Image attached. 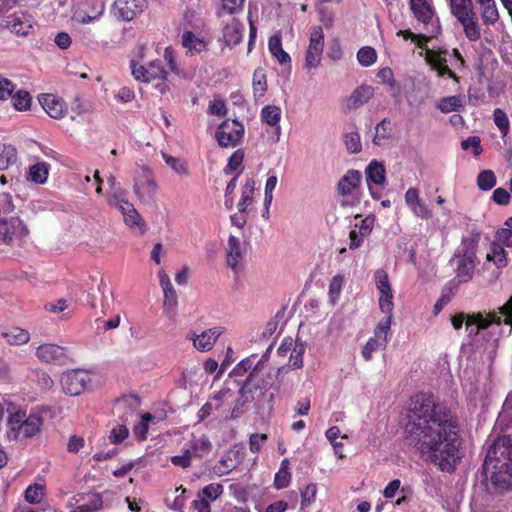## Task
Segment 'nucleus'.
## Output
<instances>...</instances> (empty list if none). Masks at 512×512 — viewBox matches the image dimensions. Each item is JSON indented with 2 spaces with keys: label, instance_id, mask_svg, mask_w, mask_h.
I'll use <instances>...</instances> for the list:
<instances>
[{
  "label": "nucleus",
  "instance_id": "53",
  "mask_svg": "<svg viewBox=\"0 0 512 512\" xmlns=\"http://www.w3.org/2000/svg\"><path fill=\"white\" fill-rule=\"evenodd\" d=\"M477 185L483 191L491 190L496 185V177L492 170H484L477 177Z\"/></svg>",
  "mask_w": 512,
  "mask_h": 512
},
{
  "label": "nucleus",
  "instance_id": "36",
  "mask_svg": "<svg viewBox=\"0 0 512 512\" xmlns=\"http://www.w3.org/2000/svg\"><path fill=\"white\" fill-rule=\"evenodd\" d=\"M253 96L256 101L264 97L267 91V77L263 68H257L254 71L252 79Z\"/></svg>",
  "mask_w": 512,
  "mask_h": 512
},
{
  "label": "nucleus",
  "instance_id": "28",
  "mask_svg": "<svg viewBox=\"0 0 512 512\" xmlns=\"http://www.w3.org/2000/svg\"><path fill=\"white\" fill-rule=\"evenodd\" d=\"M0 338L10 346H22L30 341L31 334L24 328L12 326L1 331Z\"/></svg>",
  "mask_w": 512,
  "mask_h": 512
},
{
  "label": "nucleus",
  "instance_id": "18",
  "mask_svg": "<svg viewBox=\"0 0 512 512\" xmlns=\"http://www.w3.org/2000/svg\"><path fill=\"white\" fill-rule=\"evenodd\" d=\"M244 126L237 120L223 121L216 131L219 146L228 148L239 144L244 135Z\"/></svg>",
  "mask_w": 512,
  "mask_h": 512
},
{
  "label": "nucleus",
  "instance_id": "63",
  "mask_svg": "<svg viewBox=\"0 0 512 512\" xmlns=\"http://www.w3.org/2000/svg\"><path fill=\"white\" fill-rule=\"evenodd\" d=\"M245 0H221V12L236 14L242 11Z\"/></svg>",
  "mask_w": 512,
  "mask_h": 512
},
{
  "label": "nucleus",
  "instance_id": "44",
  "mask_svg": "<svg viewBox=\"0 0 512 512\" xmlns=\"http://www.w3.org/2000/svg\"><path fill=\"white\" fill-rule=\"evenodd\" d=\"M344 282L345 278L341 274H336L335 276L332 277L328 290V297L332 304L337 303V301L339 300Z\"/></svg>",
  "mask_w": 512,
  "mask_h": 512
},
{
  "label": "nucleus",
  "instance_id": "7",
  "mask_svg": "<svg viewBox=\"0 0 512 512\" xmlns=\"http://www.w3.org/2000/svg\"><path fill=\"white\" fill-rule=\"evenodd\" d=\"M109 205L115 206L123 217L124 224L137 235H144L148 231V225L141 214L130 202L124 191L109 193L106 196Z\"/></svg>",
  "mask_w": 512,
  "mask_h": 512
},
{
  "label": "nucleus",
  "instance_id": "9",
  "mask_svg": "<svg viewBox=\"0 0 512 512\" xmlns=\"http://www.w3.org/2000/svg\"><path fill=\"white\" fill-rule=\"evenodd\" d=\"M265 360L266 355H263L262 358L257 361L253 371L250 372L246 384L241 389L243 396L247 393H251V399H256L273 387L275 375L272 372L261 374Z\"/></svg>",
  "mask_w": 512,
  "mask_h": 512
},
{
  "label": "nucleus",
  "instance_id": "12",
  "mask_svg": "<svg viewBox=\"0 0 512 512\" xmlns=\"http://www.w3.org/2000/svg\"><path fill=\"white\" fill-rule=\"evenodd\" d=\"M504 247H512V230L509 228L499 229L495 240L491 243L486 254V263H492L498 270L507 265V254Z\"/></svg>",
  "mask_w": 512,
  "mask_h": 512
},
{
  "label": "nucleus",
  "instance_id": "16",
  "mask_svg": "<svg viewBox=\"0 0 512 512\" xmlns=\"http://www.w3.org/2000/svg\"><path fill=\"white\" fill-rule=\"evenodd\" d=\"M33 16L25 11H16L3 19V27L17 37L29 36L34 28Z\"/></svg>",
  "mask_w": 512,
  "mask_h": 512
},
{
  "label": "nucleus",
  "instance_id": "21",
  "mask_svg": "<svg viewBox=\"0 0 512 512\" xmlns=\"http://www.w3.org/2000/svg\"><path fill=\"white\" fill-rule=\"evenodd\" d=\"M102 504L99 494H78L68 502L67 508L70 512H95L102 507Z\"/></svg>",
  "mask_w": 512,
  "mask_h": 512
},
{
  "label": "nucleus",
  "instance_id": "24",
  "mask_svg": "<svg viewBox=\"0 0 512 512\" xmlns=\"http://www.w3.org/2000/svg\"><path fill=\"white\" fill-rule=\"evenodd\" d=\"M454 17L461 25L464 35L469 41L476 42L481 38V26L475 9Z\"/></svg>",
  "mask_w": 512,
  "mask_h": 512
},
{
  "label": "nucleus",
  "instance_id": "17",
  "mask_svg": "<svg viewBox=\"0 0 512 512\" xmlns=\"http://www.w3.org/2000/svg\"><path fill=\"white\" fill-rule=\"evenodd\" d=\"M90 382L89 373L82 369L66 371L60 379L63 392L69 396L80 395Z\"/></svg>",
  "mask_w": 512,
  "mask_h": 512
},
{
  "label": "nucleus",
  "instance_id": "61",
  "mask_svg": "<svg viewBox=\"0 0 512 512\" xmlns=\"http://www.w3.org/2000/svg\"><path fill=\"white\" fill-rule=\"evenodd\" d=\"M129 430L123 424H117L112 428L109 434V440L113 444L121 443L128 437Z\"/></svg>",
  "mask_w": 512,
  "mask_h": 512
},
{
  "label": "nucleus",
  "instance_id": "40",
  "mask_svg": "<svg viewBox=\"0 0 512 512\" xmlns=\"http://www.w3.org/2000/svg\"><path fill=\"white\" fill-rule=\"evenodd\" d=\"M463 106V98L460 95L444 97L437 103V108L442 113L458 111Z\"/></svg>",
  "mask_w": 512,
  "mask_h": 512
},
{
  "label": "nucleus",
  "instance_id": "14",
  "mask_svg": "<svg viewBox=\"0 0 512 512\" xmlns=\"http://www.w3.org/2000/svg\"><path fill=\"white\" fill-rule=\"evenodd\" d=\"M325 37L321 26H312L309 30V44L305 53L304 67L317 69L322 61Z\"/></svg>",
  "mask_w": 512,
  "mask_h": 512
},
{
  "label": "nucleus",
  "instance_id": "2",
  "mask_svg": "<svg viewBox=\"0 0 512 512\" xmlns=\"http://www.w3.org/2000/svg\"><path fill=\"white\" fill-rule=\"evenodd\" d=\"M451 323L456 330H459L465 324L470 337L485 338L489 336L485 351L488 359L491 360L495 354L499 338L505 334L501 325L507 326V334L512 331V296L497 312L459 313L452 317Z\"/></svg>",
  "mask_w": 512,
  "mask_h": 512
},
{
  "label": "nucleus",
  "instance_id": "11",
  "mask_svg": "<svg viewBox=\"0 0 512 512\" xmlns=\"http://www.w3.org/2000/svg\"><path fill=\"white\" fill-rule=\"evenodd\" d=\"M156 183L152 170L146 166H139L134 173L133 192L142 203L152 201L157 193Z\"/></svg>",
  "mask_w": 512,
  "mask_h": 512
},
{
  "label": "nucleus",
  "instance_id": "58",
  "mask_svg": "<svg viewBox=\"0 0 512 512\" xmlns=\"http://www.w3.org/2000/svg\"><path fill=\"white\" fill-rule=\"evenodd\" d=\"M154 417L150 413H144L141 416V422L135 425L133 432L139 440H144L148 432V423L153 420Z\"/></svg>",
  "mask_w": 512,
  "mask_h": 512
},
{
  "label": "nucleus",
  "instance_id": "51",
  "mask_svg": "<svg viewBox=\"0 0 512 512\" xmlns=\"http://www.w3.org/2000/svg\"><path fill=\"white\" fill-rule=\"evenodd\" d=\"M25 500L31 504H38L44 496V486L41 484L29 485L25 490Z\"/></svg>",
  "mask_w": 512,
  "mask_h": 512
},
{
  "label": "nucleus",
  "instance_id": "3",
  "mask_svg": "<svg viewBox=\"0 0 512 512\" xmlns=\"http://www.w3.org/2000/svg\"><path fill=\"white\" fill-rule=\"evenodd\" d=\"M410 10L419 25H422L423 33L415 34L411 30H399L397 36L405 40L411 39L420 48H423L428 39L436 36L440 30V22L436 16L432 0H409Z\"/></svg>",
  "mask_w": 512,
  "mask_h": 512
},
{
  "label": "nucleus",
  "instance_id": "31",
  "mask_svg": "<svg viewBox=\"0 0 512 512\" xmlns=\"http://www.w3.org/2000/svg\"><path fill=\"white\" fill-rule=\"evenodd\" d=\"M50 171V165L46 162H38L31 165L27 171V181L42 185L46 183Z\"/></svg>",
  "mask_w": 512,
  "mask_h": 512
},
{
  "label": "nucleus",
  "instance_id": "38",
  "mask_svg": "<svg viewBox=\"0 0 512 512\" xmlns=\"http://www.w3.org/2000/svg\"><path fill=\"white\" fill-rule=\"evenodd\" d=\"M290 462L288 458L281 461L280 468L275 474L274 486L276 489L286 488L291 481Z\"/></svg>",
  "mask_w": 512,
  "mask_h": 512
},
{
  "label": "nucleus",
  "instance_id": "23",
  "mask_svg": "<svg viewBox=\"0 0 512 512\" xmlns=\"http://www.w3.org/2000/svg\"><path fill=\"white\" fill-rule=\"evenodd\" d=\"M365 176L371 196L374 199L380 198L381 194L374 190L372 185L381 187L386 181V169L382 162L372 160L365 169Z\"/></svg>",
  "mask_w": 512,
  "mask_h": 512
},
{
  "label": "nucleus",
  "instance_id": "62",
  "mask_svg": "<svg viewBox=\"0 0 512 512\" xmlns=\"http://www.w3.org/2000/svg\"><path fill=\"white\" fill-rule=\"evenodd\" d=\"M378 304L380 310L384 314H393L394 302H393V291L388 293L379 294Z\"/></svg>",
  "mask_w": 512,
  "mask_h": 512
},
{
  "label": "nucleus",
  "instance_id": "15",
  "mask_svg": "<svg viewBox=\"0 0 512 512\" xmlns=\"http://www.w3.org/2000/svg\"><path fill=\"white\" fill-rule=\"evenodd\" d=\"M361 173L357 170H349L338 183V191L342 196V206H354L360 201L359 186Z\"/></svg>",
  "mask_w": 512,
  "mask_h": 512
},
{
  "label": "nucleus",
  "instance_id": "43",
  "mask_svg": "<svg viewBox=\"0 0 512 512\" xmlns=\"http://www.w3.org/2000/svg\"><path fill=\"white\" fill-rule=\"evenodd\" d=\"M162 158L165 163L178 175L187 176L189 174V170L187 164L184 160L180 158L173 157L165 152H162Z\"/></svg>",
  "mask_w": 512,
  "mask_h": 512
},
{
  "label": "nucleus",
  "instance_id": "47",
  "mask_svg": "<svg viewBox=\"0 0 512 512\" xmlns=\"http://www.w3.org/2000/svg\"><path fill=\"white\" fill-rule=\"evenodd\" d=\"M301 512H307V508L310 507L316 500L317 494V485L314 483H310L306 485V487L301 490Z\"/></svg>",
  "mask_w": 512,
  "mask_h": 512
},
{
  "label": "nucleus",
  "instance_id": "32",
  "mask_svg": "<svg viewBox=\"0 0 512 512\" xmlns=\"http://www.w3.org/2000/svg\"><path fill=\"white\" fill-rule=\"evenodd\" d=\"M268 49L271 55L278 61L279 64H290L291 57L286 51H284L282 47V40L280 34L272 35L269 38Z\"/></svg>",
  "mask_w": 512,
  "mask_h": 512
},
{
  "label": "nucleus",
  "instance_id": "30",
  "mask_svg": "<svg viewBox=\"0 0 512 512\" xmlns=\"http://www.w3.org/2000/svg\"><path fill=\"white\" fill-rule=\"evenodd\" d=\"M480 7L482 23L486 26H493L499 20V11L495 0H477Z\"/></svg>",
  "mask_w": 512,
  "mask_h": 512
},
{
  "label": "nucleus",
  "instance_id": "13",
  "mask_svg": "<svg viewBox=\"0 0 512 512\" xmlns=\"http://www.w3.org/2000/svg\"><path fill=\"white\" fill-rule=\"evenodd\" d=\"M28 235V226L20 217L0 218V242L16 245L20 244Z\"/></svg>",
  "mask_w": 512,
  "mask_h": 512
},
{
  "label": "nucleus",
  "instance_id": "1",
  "mask_svg": "<svg viewBox=\"0 0 512 512\" xmlns=\"http://www.w3.org/2000/svg\"><path fill=\"white\" fill-rule=\"evenodd\" d=\"M405 442L426 463L453 472L461 458L457 426L444 408L428 393L411 398L404 428Z\"/></svg>",
  "mask_w": 512,
  "mask_h": 512
},
{
  "label": "nucleus",
  "instance_id": "45",
  "mask_svg": "<svg viewBox=\"0 0 512 512\" xmlns=\"http://www.w3.org/2000/svg\"><path fill=\"white\" fill-rule=\"evenodd\" d=\"M17 160V153L12 146L0 144V170H6Z\"/></svg>",
  "mask_w": 512,
  "mask_h": 512
},
{
  "label": "nucleus",
  "instance_id": "48",
  "mask_svg": "<svg viewBox=\"0 0 512 512\" xmlns=\"http://www.w3.org/2000/svg\"><path fill=\"white\" fill-rule=\"evenodd\" d=\"M392 319H393V314H389V315L385 314V316L379 321V323L375 327L373 336H375L376 338L382 339L388 343V341H389L388 336H389V332H390L391 325H392Z\"/></svg>",
  "mask_w": 512,
  "mask_h": 512
},
{
  "label": "nucleus",
  "instance_id": "19",
  "mask_svg": "<svg viewBox=\"0 0 512 512\" xmlns=\"http://www.w3.org/2000/svg\"><path fill=\"white\" fill-rule=\"evenodd\" d=\"M224 331L225 329L223 327L215 326L204 330L200 334L189 332L187 334V339L192 341L196 350L200 352H207L214 347L217 339L224 333Z\"/></svg>",
  "mask_w": 512,
  "mask_h": 512
},
{
  "label": "nucleus",
  "instance_id": "57",
  "mask_svg": "<svg viewBox=\"0 0 512 512\" xmlns=\"http://www.w3.org/2000/svg\"><path fill=\"white\" fill-rule=\"evenodd\" d=\"M223 493V486L219 483H211L205 486L199 493V497L206 499L207 501L216 500Z\"/></svg>",
  "mask_w": 512,
  "mask_h": 512
},
{
  "label": "nucleus",
  "instance_id": "29",
  "mask_svg": "<svg viewBox=\"0 0 512 512\" xmlns=\"http://www.w3.org/2000/svg\"><path fill=\"white\" fill-rule=\"evenodd\" d=\"M226 256L228 266L235 272L238 271L241 267L243 254L240 240L233 235H231L228 239Z\"/></svg>",
  "mask_w": 512,
  "mask_h": 512
},
{
  "label": "nucleus",
  "instance_id": "5",
  "mask_svg": "<svg viewBox=\"0 0 512 512\" xmlns=\"http://www.w3.org/2000/svg\"><path fill=\"white\" fill-rule=\"evenodd\" d=\"M495 448L500 450L501 458H493L490 454L484 462V468L491 471L492 483L501 488L512 487V442L511 439H502L495 443Z\"/></svg>",
  "mask_w": 512,
  "mask_h": 512
},
{
  "label": "nucleus",
  "instance_id": "33",
  "mask_svg": "<svg viewBox=\"0 0 512 512\" xmlns=\"http://www.w3.org/2000/svg\"><path fill=\"white\" fill-rule=\"evenodd\" d=\"M243 37V27L239 21L232 19L223 29V38L228 46L239 44Z\"/></svg>",
  "mask_w": 512,
  "mask_h": 512
},
{
  "label": "nucleus",
  "instance_id": "26",
  "mask_svg": "<svg viewBox=\"0 0 512 512\" xmlns=\"http://www.w3.org/2000/svg\"><path fill=\"white\" fill-rule=\"evenodd\" d=\"M39 102L45 112L54 119H61L67 111L64 101L53 94H43Z\"/></svg>",
  "mask_w": 512,
  "mask_h": 512
},
{
  "label": "nucleus",
  "instance_id": "41",
  "mask_svg": "<svg viewBox=\"0 0 512 512\" xmlns=\"http://www.w3.org/2000/svg\"><path fill=\"white\" fill-rule=\"evenodd\" d=\"M387 346V342L382 339L376 338L372 336L368 339L366 344L362 348V356L366 361H370L373 357V354L378 351L385 349Z\"/></svg>",
  "mask_w": 512,
  "mask_h": 512
},
{
  "label": "nucleus",
  "instance_id": "4",
  "mask_svg": "<svg viewBox=\"0 0 512 512\" xmlns=\"http://www.w3.org/2000/svg\"><path fill=\"white\" fill-rule=\"evenodd\" d=\"M43 417L33 411L29 414L22 409L11 408L7 421L6 438L9 441H21L38 435L43 426Z\"/></svg>",
  "mask_w": 512,
  "mask_h": 512
},
{
  "label": "nucleus",
  "instance_id": "42",
  "mask_svg": "<svg viewBox=\"0 0 512 512\" xmlns=\"http://www.w3.org/2000/svg\"><path fill=\"white\" fill-rule=\"evenodd\" d=\"M182 44L191 53L201 52L206 48V43L189 31L182 35Z\"/></svg>",
  "mask_w": 512,
  "mask_h": 512
},
{
  "label": "nucleus",
  "instance_id": "22",
  "mask_svg": "<svg viewBox=\"0 0 512 512\" xmlns=\"http://www.w3.org/2000/svg\"><path fill=\"white\" fill-rule=\"evenodd\" d=\"M405 204L411 213L420 219L428 220L432 218L433 212L430 207L419 196L418 189L410 187L404 195Z\"/></svg>",
  "mask_w": 512,
  "mask_h": 512
},
{
  "label": "nucleus",
  "instance_id": "59",
  "mask_svg": "<svg viewBox=\"0 0 512 512\" xmlns=\"http://www.w3.org/2000/svg\"><path fill=\"white\" fill-rule=\"evenodd\" d=\"M278 183V178L276 175L272 174L269 175L266 183H265V189H264V205L265 206H271L273 201V191L276 188Z\"/></svg>",
  "mask_w": 512,
  "mask_h": 512
},
{
  "label": "nucleus",
  "instance_id": "35",
  "mask_svg": "<svg viewBox=\"0 0 512 512\" xmlns=\"http://www.w3.org/2000/svg\"><path fill=\"white\" fill-rule=\"evenodd\" d=\"M186 446L191 449L193 457L199 458L208 455L212 449V444L206 436L193 437Z\"/></svg>",
  "mask_w": 512,
  "mask_h": 512
},
{
  "label": "nucleus",
  "instance_id": "64",
  "mask_svg": "<svg viewBox=\"0 0 512 512\" xmlns=\"http://www.w3.org/2000/svg\"><path fill=\"white\" fill-rule=\"evenodd\" d=\"M327 56L332 61H338L343 57L341 42L338 38H334L329 42Z\"/></svg>",
  "mask_w": 512,
  "mask_h": 512
},
{
  "label": "nucleus",
  "instance_id": "34",
  "mask_svg": "<svg viewBox=\"0 0 512 512\" xmlns=\"http://www.w3.org/2000/svg\"><path fill=\"white\" fill-rule=\"evenodd\" d=\"M254 189H255L254 179L253 178L247 179L244 186L242 187L241 198L237 204V208L240 213H248L249 212V207L252 204Z\"/></svg>",
  "mask_w": 512,
  "mask_h": 512
},
{
  "label": "nucleus",
  "instance_id": "27",
  "mask_svg": "<svg viewBox=\"0 0 512 512\" xmlns=\"http://www.w3.org/2000/svg\"><path fill=\"white\" fill-rule=\"evenodd\" d=\"M374 87L363 84L356 87L346 100V107L349 110L357 109L366 104L374 96Z\"/></svg>",
  "mask_w": 512,
  "mask_h": 512
},
{
  "label": "nucleus",
  "instance_id": "25",
  "mask_svg": "<svg viewBox=\"0 0 512 512\" xmlns=\"http://www.w3.org/2000/svg\"><path fill=\"white\" fill-rule=\"evenodd\" d=\"M144 7L145 0H116L114 3L115 15L125 21L134 19Z\"/></svg>",
  "mask_w": 512,
  "mask_h": 512
},
{
  "label": "nucleus",
  "instance_id": "55",
  "mask_svg": "<svg viewBox=\"0 0 512 512\" xmlns=\"http://www.w3.org/2000/svg\"><path fill=\"white\" fill-rule=\"evenodd\" d=\"M494 123L500 130L502 137H505L509 132L510 122L507 114L500 108H496L493 112Z\"/></svg>",
  "mask_w": 512,
  "mask_h": 512
},
{
  "label": "nucleus",
  "instance_id": "20",
  "mask_svg": "<svg viewBox=\"0 0 512 512\" xmlns=\"http://www.w3.org/2000/svg\"><path fill=\"white\" fill-rule=\"evenodd\" d=\"M35 355L40 362L48 364H65L69 357L64 347L53 343L41 344L36 348Z\"/></svg>",
  "mask_w": 512,
  "mask_h": 512
},
{
  "label": "nucleus",
  "instance_id": "10",
  "mask_svg": "<svg viewBox=\"0 0 512 512\" xmlns=\"http://www.w3.org/2000/svg\"><path fill=\"white\" fill-rule=\"evenodd\" d=\"M132 75L137 81L145 83L156 82L155 88L164 94L168 90V85L165 80L167 72L158 60L151 61L148 66L138 65L135 62H131Z\"/></svg>",
  "mask_w": 512,
  "mask_h": 512
},
{
  "label": "nucleus",
  "instance_id": "49",
  "mask_svg": "<svg viewBox=\"0 0 512 512\" xmlns=\"http://www.w3.org/2000/svg\"><path fill=\"white\" fill-rule=\"evenodd\" d=\"M357 60L363 67L372 66L377 60V54L374 48L364 46L357 52Z\"/></svg>",
  "mask_w": 512,
  "mask_h": 512
},
{
  "label": "nucleus",
  "instance_id": "39",
  "mask_svg": "<svg viewBox=\"0 0 512 512\" xmlns=\"http://www.w3.org/2000/svg\"><path fill=\"white\" fill-rule=\"evenodd\" d=\"M391 134H392L391 122L386 119H383L375 127V136L373 138V143L377 146H382L391 137Z\"/></svg>",
  "mask_w": 512,
  "mask_h": 512
},
{
  "label": "nucleus",
  "instance_id": "60",
  "mask_svg": "<svg viewBox=\"0 0 512 512\" xmlns=\"http://www.w3.org/2000/svg\"><path fill=\"white\" fill-rule=\"evenodd\" d=\"M344 143L350 153H357L361 150V138L359 133L351 132L344 136Z\"/></svg>",
  "mask_w": 512,
  "mask_h": 512
},
{
  "label": "nucleus",
  "instance_id": "54",
  "mask_svg": "<svg viewBox=\"0 0 512 512\" xmlns=\"http://www.w3.org/2000/svg\"><path fill=\"white\" fill-rule=\"evenodd\" d=\"M238 462L231 458V454L224 456L214 467V472L218 476H223L234 470Z\"/></svg>",
  "mask_w": 512,
  "mask_h": 512
},
{
  "label": "nucleus",
  "instance_id": "8",
  "mask_svg": "<svg viewBox=\"0 0 512 512\" xmlns=\"http://www.w3.org/2000/svg\"><path fill=\"white\" fill-rule=\"evenodd\" d=\"M425 59L431 68L437 72L438 76L443 77L447 75L449 78L458 81L457 76L450 69L452 67H462L464 60L459 51L453 49L452 51H435L426 50Z\"/></svg>",
  "mask_w": 512,
  "mask_h": 512
},
{
  "label": "nucleus",
  "instance_id": "56",
  "mask_svg": "<svg viewBox=\"0 0 512 512\" xmlns=\"http://www.w3.org/2000/svg\"><path fill=\"white\" fill-rule=\"evenodd\" d=\"M192 452L191 449L186 445L181 449V453L179 455H175L171 457V463L175 466L181 468H189L192 462Z\"/></svg>",
  "mask_w": 512,
  "mask_h": 512
},
{
  "label": "nucleus",
  "instance_id": "50",
  "mask_svg": "<svg viewBox=\"0 0 512 512\" xmlns=\"http://www.w3.org/2000/svg\"><path fill=\"white\" fill-rule=\"evenodd\" d=\"M374 281L379 294L393 291L389 280V276L385 270H376L374 273Z\"/></svg>",
  "mask_w": 512,
  "mask_h": 512
},
{
  "label": "nucleus",
  "instance_id": "52",
  "mask_svg": "<svg viewBox=\"0 0 512 512\" xmlns=\"http://www.w3.org/2000/svg\"><path fill=\"white\" fill-rule=\"evenodd\" d=\"M453 16L466 13L474 9L472 0H446Z\"/></svg>",
  "mask_w": 512,
  "mask_h": 512
},
{
  "label": "nucleus",
  "instance_id": "46",
  "mask_svg": "<svg viewBox=\"0 0 512 512\" xmlns=\"http://www.w3.org/2000/svg\"><path fill=\"white\" fill-rule=\"evenodd\" d=\"M11 101L16 110L26 111L31 106L32 97L27 91L18 90L15 94H12Z\"/></svg>",
  "mask_w": 512,
  "mask_h": 512
},
{
  "label": "nucleus",
  "instance_id": "6",
  "mask_svg": "<svg viewBox=\"0 0 512 512\" xmlns=\"http://www.w3.org/2000/svg\"><path fill=\"white\" fill-rule=\"evenodd\" d=\"M477 246L476 240L465 238L451 259V264L456 274L455 278L459 283H467L473 277L477 261Z\"/></svg>",
  "mask_w": 512,
  "mask_h": 512
},
{
  "label": "nucleus",
  "instance_id": "37",
  "mask_svg": "<svg viewBox=\"0 0 512 512\" xmlns=\"http://www.w3.org/2000/svg\"><path fill=\"white\" fill-rule=\"evenodd\" d=\"M282 110L277 105H266L261 109L260 117L263 123L275 127H279L281 121Z\"/></svg>",
  "mask_w": 512,
  "mask_h": 512
}]
</instances>
